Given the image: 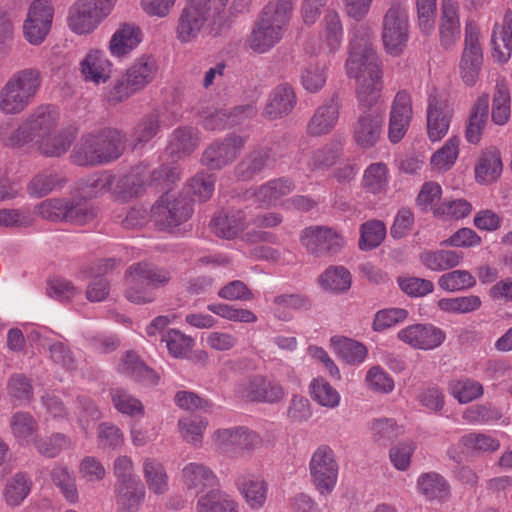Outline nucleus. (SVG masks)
Segmentation results:
<instances>
[{
    "label": "nucleus",
    "instance_id": "f257e3e1",
    "mask_svg": "<svg viewBox=\"0 0 512 512\" xmlns=\"http://www.w3.org/2000/svg\"><path fill=\"white\" fill-rule=\"evenodd\" d=\"M345 69L347 76L356 82L358 104L368 109L375 106L383 90V67L369 34H353Z\"/></svg>",
    "mask_w": 512,
    "mask_h": 512
},
{
    "label": "nucleus",
    "instance_id": "f03ea898",
    "mask_svg": "<svg viewBox=\"0 0 512 512\" xmlns=\"http://www.w3.org/2000/svg\"><path fill=\"white\" fill-rule=\"evenodd\" d=\"M59 119V112L54 106L40 105L17 128L9 122L1 124L0 141L10 147L35 144L39 138L54 132Z\"/></svg>",
    "mask_w": 512,
    "mask_h": 512
},
{
    "label": "nucleus",
    "instance_id": "7ed1b4c3",
    "mask_svg": "<svg viewBox=\"0 0 512 512\" xmlns=\"http://www.w3.org/2000/svg\"><path fill=\"white\" fill-rule=\"evenodd\" d=\"M125 148V139L117 130L87 134L74 147L71 160L78 166H94L118 159Z\"/></svg>",
    "mask_w": 512,
    "mask_h": 512
},
{
    "label": "nucleus",
    "instance_id": "20e7f679",
    "mask_svg": "<svg viewBox=\"0 0 512 512\" xmlns=\"http://www.w3.org/2000/svg\"><path fill=\"white\" fill-rule=\"evenodd\" d=\"M228 0H191L183 9L178 32H216L232 28L231 20L225 15Z\"/></svg>",
    "mask_w": 512,
    "mask_h": 512
},
{
    "label": "nucleus",
    "instance_id": "39448f33",
    "mask_svg": "<svg viewBox=\"0 0 512 512\" xmlns=\"http://www.w3.org/2000/svg\"><path fill=\"white\" fill-rule=\"evenodd\" d=\"M168 270L148 262L130 265L125 272V298L134 304H147L155 300L154 290L170 281Z\"/></svg>",
    "mask_w": 512,
    "mask_h": 512
},
{
    "label": "nucleus",
    "instance_id": "423d86ee",
    "mask_svg": "<svg viewBox=\"0 0 512 512\" xmlns=\"http://www.w3.org/2000/svg\"><path fill=\"white\" fill-rule=\"evenodd\" d=\"M159 65L152 55L136 58L126 69L125 74L105 93L110 105H116L142 91L158 76Z\"/></svg>",
    "mask_w": 512,
    "mask_h": 512
},
{
    "label": "nucleus",
    "instance_id": "0eeeda50",
    "mask_svg": "<svg viewBox=\"0 0 512 512\" xmlns=\"http://www.w3.org/2000/svg\"><path fill=\"white\" fill-rule=\"evenodd\" d=\"M41 82V73L36 68L14 73L0 90V111L6 115L23 112L32 103Z\"/></svg>",
    "mask_w": 512,
    "mask_h": 512
},
{
    "label": "nucleus",
    "instance_id": "6e6552de",
    "mask_svg": "<svg viewBox=\"0 0 512 512\" xmlns=\"http://www.w3.org/2000/svg\"><path fill=\"white\" fill-rule=\"evenodd\" d=\"M118 0H76L68 8L66 24L72 32H93L112 13Z\"/></svg>",
    "mask_w": 512,
    "mask_h": 512
},
{
    "label": "nucleus",
    "instance_id": "1a4fd4ad",
    "mask_svg": "<svg viewBox=\"0 0 512 512\" xmlns=\"http://www.w3.org/2000/svg\"><path fill=\"white\" fill-rule=\"evenodd\" d=\"M216 450L227 455L252 453L262 445L260 434L246 426L221 428L212 434Z\"/></svg>",
    "mask_w": 512,
    "mask_h": 512
},
{
    "label": "nucleus",
    "instance_id": "9d476101",
    "mask_svg": "<svg viewBox=\"0 0 512 512\" xmlns=\"http://www.w3.org/2000/svg\"><path fill=\"white\" fill-rule=\"evenodd\" d=\"M235 394L251 402L277 404L286 397V390L279 381L255 374L237 383Z\"/></svg>",
    "mask_w": 512,
    "mask_h": 512
},
{
    "label": "nucleus",
    "instance_id": "9b49d317",
    "mask_svg": "<svg viewBox=\"0 0 512 512\" xmlns=\"http://www.w3.org/2000/svg\"><path fill=\"white\" fill-rule=\"evenodd\" d=\"M192 203L186 196L166 192L151 208V217L159 227L171 230L192 215Z\"/></svg>",
    "mask_w": 512,
    "mask_h": 512
},
{
    "label": "nucleus",
    "instance_id": "f8f14e48",
    "mask_svg": "<svg viewBox=\"0 0 512 512\" xmlns=\"http://www.w3.org/2000/svg\"><path fill=\"white\" fill-rule=\"evenodd\" d=\"M338 464L332 448L320 445L312 453L309 472L313 484L321 494H329L335 488L338 479Z\"/></svg>",
    "mask_w": 512,
    "mask_h": 512
},
{
    "label": "nucleus",
    "instance_id": "ddd939ff",
    "mask_svg": "<svg viewBox=\"0 0 512 512\" xmlns=\"http://www.w3.org/2000/svg\"><path fill=\"white\" fill-rule=\"evenodd\" d=\"M300 241L310 254L317 257L335 255L344 245L343 237L326 226L305 228L301 232Z\"/></svg>",
    "mask_w": 512,
    "mask_h": 512
},
{
    "label": "nucleus",
    "instance_id": "4468645a",
    "mask_svg": "<svg viewBox=\"0 0 512 512\" xmlns=\"http://www.w3.org/2000/svg\"><path fill=\"white\" fill-rule=\"evenodd\" d=\"M397 338L413 349L428 351L441 346L446 333L433 324L417 323L400 329Z\"/></svg>",
    "mask_w": 512,
    "mask_h": 512
},
{
    "label": "nucleus",
    "instance_id": "2eb2a0df",
    "mask_svg": "<svg viewBox=\"0 0 512 512\" xmlns=\"http://www.w3.org/2000/svg\"><path fill=\"white\" fill-rule=\"evenodd\" d=\"M245 139L238 135H228L210 144L202 155V163L209 169L219 170L231 164L240 154Z\"/></svg>",
    "mask_w": 512,
    "mask_h": 512
},
{
    "label": "nucleus",
    "instance_id": "dca6fc26",
    "mask_svg": "<svg viewBox=\"0 0 512 512\" xmlns=\"http://www.w3.org/2000/svg\"><path fill=\"white\" fill-rule=\"evenodd\" d=\"M256 114V108L252 104L236 106L233 108H215L204 112L201 124L209 131H220L240 124L247 118Z\"/></svg>",
    "mask_w": 512,
    "mask_h": 512
},
{
    "label": "nucleus",
    "instance_id": "f3484780",
    "mask_svg": "<svg viewBox=\"0 0 512 512\" xmlns=\"http://www.w3.org/2000/svg\"><path fill=\"white\" fill-rule=\"evenodd\" d=\"M483 65V53L478 34H466L465 47L459 62V72L463 83L474 86L478 79Z\"/></svg>",
    "mask_w": 512,
    "mask_h": 512
},
{
    "label": "nucleus",
    "instance_id": "a211bd4d",
    "mask_svg": "<svg viewBox=\"0 0 512 512\" xmlns=\"http://www.w3.org/2000/svg\"><path fill=\"white\" fill-rule=\"evenodd\" d=\"M295 189L294 182L288 177H279L265 182L249 191L254 201L264 208L285 205L283 199Z\"/></svg>",
    "mask_w": 512,
    "mask_h": 512
},
{
    "label": "nucleus",
    "instance_id": "6ab92c4d",
    "mask_svg": "<svg viewBox=\"0 0 512 512\" xmlns=\"http://www.w3.org/2000/svg\"><path fill=\"white\" fill-rule=\"evenodd\" d=\"M382 129V115L375 111H365L352 126L353 140L363 149L372 148L381 138Z\"/></svg>",
    "mask_w": 512,
    "mask_h": 512
},
{
    "label": "nucleus",
    "instance_id": "aec40b11",
    "mask_svg": "<svg viewBox=\"0 0 512 512\" xmlns=\"http://www.w3.org/2000/svg\"><path fill=\"white\" fill-rule=\"evenodd\" d=\"M112 63L102 50H90L79 62V72L84 82L100 85L112 74Z\"/></svg>",
    "mask_w": 512,
    "mask_h": 512
},
{
    "label": "nucleus",
    "instance_id": "412c9836",
    "mask_svg": "<svg viewBox=\"0 0 512 512\" xmlns=\"http://www.w3.org/2000/svg\"><path fill=\"white\" fill-rule=\"evenodd\" d=\"M293 7L290 2L277 0L268 3L256 21V32H277L287 28Z\"/></svg>",
    "mask_w": 512,
    "mask_h": 512
},
{
    "label": "nucleus",
    "instance_id": "4be33fe9",
    "mask_svg": "<svg viewBox=\"0 0 512 512\" xmlns=\"http://www.w3.org/2000/svg\"><path fill=\"white\" fill-rule=\"evenodd\" d=\"M296 105V95L288 84L276 86L269 94L263 110L268 120L281 119L292 112Z\"/></svg>",
    "mask_w": 512,
    "mask_h": 512
},
{
    "label": "nucleus",
    "instance_id": "5701e85b",
    "mask_svg": "<svg viewBox=\"0 0 512 512\" xmlns=\"http://www.w3.org/2000/svg\"><path fill=\"white\" fill-rule=\"evenodd\" d=\"M451 112L447 105L430 95L427 106V133L431 141L441 140L448 132Z\"/></svg>",
    "mask_w": 512,
    "mask_h": 512
},
{
    "label": "nucleus",
    "instance_id": "b1692460",
    "mask_svg": "<svg viewBox=\"0 0 512 512\" xmlns=\"http://www.w3.org/2000/svg\"><path fill=\"white\" fill-rule=\"evenodd\" d=\"M54 11L52 0H32L23 23L24 32H50Z\"/></svg>",
    "mask_w": 512,
    "mask_h": 512
},
{
    "label": "nucleus",
    "instance_id": "393cba45",
    "mask_svg": "<svg viewBox=\"0 0 512 512\" xmlns=\"http://www.w3.org/2000/svg\"><path fill=\"white\" fill-rule=\"evenodd\" d=\"M177 121L178 116H169L167 112L157 111L147 115L134 128L135 147L148 143L157 135L161 127L172 126Z\"/></svg>",
    "mask_w": 512,
    "mask_h": 512
},
{
    "label": "nucleus",
    "instance_id": "a878e982",
    "mask_svg": "<svg viewBox=\"0 0 512 512\" xmlns=\"http://www.w3.org/2000/svg\"><path fill=\"white\" fill-rule=\"evenodd\" d=\"M75 136V129H63L57 133L51 132L44 138H39L33 146L45 157H60L69 150Z\"/></svg>",
    "mask_w": 512,
    "mask_h": 512
},
{
    "label": "nucleus",
    "instance_id": "bb28decb",
    "mask_svg": "<svg viewBox=\"0 0 512 512\" xmlns=\"http://www.w3.org/2000/svg\"><path fill=\"white\" fill-rule=\"evenodd\" d=\"M118 371L146 386L157 385L159 381V376L132 351L125 354L118 365Z\"/></svg>",
    "mask_w": 512,
    "mask_h": 512
},
{
    "label": "nucleus",
    "instance_id": "cd10ccee",
    "mask_svg": "<svg viewBox=\"0 0 512 512\" xmlns=\"http://www.w3.org/2000/svg\"><path fill=\"white\" fill-rule=\"evenodd\" d=\"M195 512H239L237 501L220 489H211L198 496Z\"/></svg>",
    "mask_w": 512,
    "mask_h": 512
},
{
    "label": "nucleus",
    "instance_id": "c85d7f7f",
    "mask_svg": "<svg viewBox=\"0 0 512 512\" xmlns=\"http://www.w3.org/2000/svg\"><path fill=\"white\" fill-rule=\"evenodd\" d=\"M274 158L271 150L260 149L247 155L236 167V175L243 181L252 180L266 168L273 165Z\"/></svg>",
    "mask_w": 512,
    "mask_h": 512
},
{
    "label": "nucleus",
    "instance_id": "c756f323",
    "mask_svg": "<svg viewBox=\"0 0 512 512\" xmlns=\"http://www.w3.org/2000/svg\"><path fill=\"white\" fill-rule=\"evenodd\" d=\"M339 117V106L334 100L318 107L307 124V133L321 136L329 133L336 125Z\"/></svg>",
    "mask_w": 512,
    "mask_h": 512
},
{
    "label": "nucleus",
    "instance_id": "7c9ffc66",
    "mask_svg": "<svg viewBox=\"0 0 512 512\" xmlns=\"http://www.w3.org/2000/svg\"><path fill=\"white\" fill-rule=\"evenodd\" d=\"M418 491L428 501L444 502L450 496V485L446 479L436 473L421 474L417 479Z\"/></svg>",
    "mask_w": 512,
    "mask_h": 512
},
{
    "label": "nucleus",
    "instance_id": "2f4dec72",
    "mask_svg": "<svg viewBox=\"0 0 512 512\" xmlns=\"http://www.w3.org/2000/svg\"><path fill=\"white\" fill-rule=\"evenodd\" d=\"M183 483L187 489L204 490L217 485L215 473L202 463L191 462L182 469Z\"/></svg>",
    "mask_w": 512,
    "mask_h": 512
},
{
    "label": "nucleus",
    "instance_id": "473e14b6",
    "mask_svg": "<svg viewBox=\"0 0 512 512\" xmlns=\"http://www.w3.org/2000/svg\"><path fill=\"white\" fill-rule=\"evenodd\" d=\"M489 96L483 94L475 102L466 127L465 136L469 143L477 144L488 120Z\"/></svg>",
    "mask_w": 512,
    "mask_h": 512
},
{
    "label": "nucleus",
    "instance_id": "72a5a7b5",
    "mask_svg": "<svg viewBox=\"0 0 512 512\" xmlns=\"http://www.w3.org/2000/svg\"><path fill=\"white\" fill-rule=\"evenodd\" d=\"M118 510L122 512H138L144 502L146 491L140 481L124 485H115Z\"/></svg>",
    "mask_w": 512,
    "mask_h": 512
},
{
    "label": "nucleus",
    "instance_id": "f704fd0d",
    "mask_svg": "<svg viewBox=\"0 0 512 512\" xmlns=\"http://www.w3.org/2000/svg\"><path fill=\"white\" fill-rule=\"evenodd\" d=\"M419 259L427 269L441 272L458 266L463 259V253L445 249L428 250L422 252Z\"/></svg>",
    "mask_w": 512,
    "mask_h": 512
},
{
    "label": "nucleus",
    "instance_id": "c9c22d12",
    "mask_svg": "<svg viewBox=\"0 0 512 512\" xmlns=\"http://www.w3.org/2000/svg\"><path fill=\"white\" fill-rule=\"evenodd\" d=\"M237 485L251 509L263 507L268 493V484L264 479L259 476L241 477Z\"/></svg>",
    "mask_w": 512,
    "mask_h": 512
},
{
    "label": "nucleus",
    "instance_id": "e433bc0d",
    "mask_svg": "<svg viewBox=\"0 0 512 512\" xmlns=\"http://www.w3.org/2000/svg\"><path fill=\"white\" fill-rule=\"evenodd\" d=\"M31 489V478L26 473L18 472L5 483L2 493L4 501L10 507H17L28 497Z\"/></svg>",
    "mask_w": 512,
    "mask_h": 512
},
{
    "label": "nucleus",
    "instance_id": "4c0bfd02",
    "mask_svg": "<svg viewBox=\"0 0 512 512\" xmlns=\"http://www.w3.org/2000/svg\"><path fill=\"white\" fill-rule=\"evenodd\" d=\"M9 424L12 435L21 445H29L35 441L38 422L30 413L23 411L14 413Z\"/></svg>",
    "mask_w": 512,
    "mask_h": 512
},
{
    "label": "nucleus",
    "instance_id": "58836bf2",
    "mask_svg": "<svg viewBox=\"0 0 512 512\" xmlns=\"http://www.w3.org/2000/svg\"><path fill=\"white\" fill-rule=\"evenodd\" d=\"M50 477L52 483L59 489L68 503L76 504L79 502L76 478L67 466L55 464L50 472Z\"/></svg>",
    "mask_w": 512,
    "mask_h": 512
},
{
    "label": "nucleus",
    "instance_id": "ea45409f",
    "mask_svg": "<svg viewBox=\"0 0 512 512\" xmlns=\"http://www.w3.org/2000/svg\"><path fill=\"white\" fill-rule=\"evenodd\" d=\"M511 97L507 82L504 77L496 81L495 92L492 99V121L496 125H504L511 115Z\"/></svg>",
    "mask_w": 512,
    "mask_h": 512
},
{
    "label": "nucleus",
    "instance_id": "a19ab883",
    "mask_svg": "<svg viewBox=\"0 0 512 512\" xmlns=\"http://www.w3.org/2000/svg\"><path fill=\"white\" fill-rule=\"evenodd\" d=\"M448 391L460 404H467L480 398L484 388L480 382L472 378L461 377L449 382Z\"/></svg>",
    "mask_w": 512,
    "mask_h": 512
},
{
    "label": "nucleus",
    "instance_id": "79ce46f5",
    "mask_svg": "<svg viewBox=\"0 0 512 512\" xmlns=\"http://www.w3.org/2000/svg\"><path fill=\"white\" fill-rule=\"evenodd\" d=\"M199 144L197 129L193 127H179L171 135L169 149L171 154L179 158L191 154Z\"/></svg>",
    "mask_w": 512,
    "mask_h": 512
},
{
    "label": "nucleus",
    "instance_id": "37998d69",
    "mask_svg": "<svg viewBox=\"0 0 512 512\" xmlns=\"http://www.w3.org/2000/svg\"><path fill=\"white\" fill-rule=\"evenodd\" d=\"M143 476L149 490L157 495L168 490V476L163 464L155 458L143 461Z\"/></svg>",
    "mask_w": 512,
    "mask_h": 512
},
{
    "label": "nucleus",
    "instance_id": "c03bdc74",
    "mask_svg": "<svg viewBox=\"0 0 512 512\" xmlns=\"http://www.w3.org/2000/svg\"><path fill=\"white\" fill-rule=\"evenodd\" d=\"M309 305V300L300 294H281L272 299L271 310L279 320L289 321L293 311L306 309Z\"/></svg>",
    "mask_w": 512,
    "mask_h": 512
},
{
    "label": "nucleus",
    "instance_id": "a18cd8bd",
    "mask_svg": "<svg viewBox=\"0 0 512 512\" xmlns=\"http://www.w3.org/2000/svg\"><path fill=\"white\" fill-rule=\"evenodd\" d=\"M319 283L325 290L342 293L350 289L352 277L344 266H330L319 277Z\"/></svg>",
    "mask_w": 512,
    "mask_h": 512
},
{
    "label": "nucleus",
    "instance_id": "49530a36",
    "mask_svg": "<svg viewBox=\"0 0 512 512\" xmlns=\"http://www.w3.org/2000/svg\"><path fill=\"white\" fill-rule=\"evenodd\" d=\"M502 162L498 152L483 153L475 168V177L479 183H491L501 174Z\"/></svg>",
    "mask_w": 512,
    "mask_h": 512
},
{
    "label": "nucleus",
    "instance_id": "de8ad7c7",
    "mask_svg": "<svg viewBox=\"0 0 512 512\" xmlns=\"http://www.w3.org/2000/svg\"><path fill=\"white\" fill-rule=\"evenodd\" d=\"M331 343L337 354L349 364H360L367 357V348L350 338L332 337Z\"/></svg>",
    "mask_w": 512,
    "mask_h": 512
},
{
    "label": "nucleus",
    "instance_id": "09e8293b",
    "mask_svg": "<svg viewBox=\"0 0 512 512\" xmlns=\"http://www.w3.org/2000/svg\"><path fill=\"white\" fill-rule=\"evenodd\" d=\"M66 222L85 225L97 215L96 208L83 197L67 199Z\"/></svg>",
    "mask_w": 512,
    "mask_h": 512
},
{
    "label": "nucleus",
    "instance_id": "8fccbe9b",
    "mask_svg": "<svg viewBox=\"0 0 512 512\" xmlns=\"http://www.w3.org/2000/svg\"><path fill=\"white\" fill-rule=\"evenodd\" d=\"M309 388L312 399L319 405L329 409H334L339 406L341 401L339 392L325 379H313Z\"/></svg>",
    "mask_w": 512,
    "mask_h": 512
},
{
    "label": "nucleus",
    "instance_id": "3c124183",
    "mask_svg": "<svg viewBox=\"0 0 512 512\" xmlns=\"http://www.w3.org/2000/svg\"><path fill=\"white\" fill-rule=\"evenodd\" d=\"M386 236V227L379 220H370L360 227L359 248L369 251L378 247Z\"/></svg>",
    "mask_w": 512,
    "mask_h": 512
},
{
    "label": "nucleus",
    "instance_id": "603ef678",
    "mask_svg": "<svg viewBox=\"0 0 512 512\" xmlns=\"http://www.w3.org/2000/svg\"><path fill=\"white\" fill-rule=\"evenodd\" d=\"M372 437L380 445H387L390 441L403 433L402 426L392 418H378L369 425Z\"/></svg>",
    "mask_w": 512,
    "mask_h": 512
},
{
    "label": "nucleus",
    "instance_id": "864d4df0",
    "mask_svg": "<svg viewBox=\"0 0 512 512\" xmlns=\"http://www.w3.org/2000/svg\"><path fill=\"white\" fill-rule=\"evenodd\" d=\"M208 425V421L200 416L191 415L183 417L178 421V427L182 438L195 446L202 443L203 433Z\"/></svg>",
    "mask_w": 512,
    "mask_h": 512
},
{
    "label": "nucleus",
    "instance_id": "5fc2aeb1",
    "mask_svg": "<svg viewBox=\"0 0 512 512\" xmlns=\"http://www.w3.org/2000/svg\"><path fill=\"white\" fill-rule=\"evenodd\" d=\"M341 151V143L333 141L315 150L310 155L307 165L311 171L325 170L335 164Z\"/></svg>",
    "mask_w": 512,
    "mask_h": 512
},
{
    "label": "nucleus",
    "instance_id": "6e6d98bb",
    "mask_svg": "<svg viewBox=\"0 0 512 512\" xmlns=\"http://www.w3.org/2000/svg\"><path fill=\"white\" fill-rule=\"evenodd\" d=\"M460 140L456 136L450 137L446 143L431 157V165L435 170L447 171L457 160Z\"/></svg>",
    "mask_w": 512,
    "mask_h": 512
},
{
    "label": "nucleus",
    "instance_id": "4d7b16f0",
    "mask_svg": "<svg viewBox=\"0 0 512 512\" xmlns=\"http://www.w3.org/2000/svg\"><path fill=\"white\" fill-rule=\"evenodd\" d=\"M482 302L476 295L460 296L455 298H443L437 303L441 311L455 314H465L480 308Z\"/></svg>",
    "mask_w": 512,
    "mask_h": 512
},
{
    "label": "nucleus",
    "instance_id": "13d9d810",
    "mask_svg": "<svg viewBox=\"0 0 512 512\" xmlns=\"http://www.w3.org/2000/svg\"><path fill=\"white\" fill-rule=\"evenodd\" d=\"M364 382L369 390L379 394H389L395 387L393 378L380 365L368 369Z\"/></svg>",
    "mask_w": 512,
    "mask_h": 512
},
{
    "label": "nucleus",
    "instance_id": "bf43d9fd",
    "mask_svg": "<svg viewBox=\"0 0 512 512\" xmlns=\"http://www.w3.org/2000/svg\"><path fill=\"white\" fill-rule=\"evenodd\" d=\"M114 180V175L103 172L82 180L78 189L85 196L98 197L111 190Z\"/></svg>",
    "mask_w": 512,
    "mask_h": 512
},
{
    "label": "nucleus",
    "instance_id": "052dcab7",
    "mask_svg": "<svg viewBox=\"0 0 512 512\" xmlns=\"http://www.w3.org/2000/svg\"><path fill=\"white\" fill-rule=\"evenodd\" d=\"M327 68L323 63H309L301 72V83L305 90L311 93L318 92L326 83Z\"/></svg>",
    "mask_w": 512,
    "mask_h": 512
},
{
    "label": "nucleus",
    "instance_id": "680f3d73",
    "mask_svg": "<svg viewBox=\"0 0 512 512\" xmlns=\"http://www.w3.org/2000/svg\"><path fill=\"white\" fill-rule=\"evenodd\" d=\"M475 284V278L467 270H454L443 274L438 279L439 287L449 292L469 289Z\"/></svg>",
    "mask_w": 512,
    "mask_h": 512
},
{
    "label": "nucleus",
    "instance_id": "e2e57ef3",
    "mask_svg": "<svg viewBox=\"0 0 512 512\" xmlns=\"http://www.w3.org/2000/svg\"><path fill=\"white\" fill-rule=\"evenodd\" d=\"M208 310L228 321L240 323H255L257 316L254 312L244 308H237L223 303H213L208 305Z\"/></svg>",
    "mask_w": 512,
    "mask_h": 512
},
{
    "label": "nucleus",
    "instance_id": "0e129e2a",
    "mask_svg": "<svg viewBox=\"0 0 512 512\" xmlns=\"http://www.w3.org/2000/svg\"><path fill=\"white\" fill-rule=\"evenodd\" d=\"M363 184L371 193H380L388 184V168L384 163H373L364 172Z\"/></svg>",
    "mask_w": 512,
    "mask_h": 512
},
{
    "label": "nucleus",
    "instance_id": "69168bd1",
    "mask_svg": "<svg viewBox=\"0 0 512 512\" xmlns=\"http://www.w3.org/2000/svg\"><path fill=\"white\" fill-rule=\"evenodd\" d=\"M460 444L467 452H493L500 443L494 437L484 433H469L461 437Z\"/></svg>",
    "mask_w": 512,
    "mask_h": 512
},
{
    "label": "nucleus",
    "instance_id": "338daca9",
    "mask_svg": "<svg viewBox=\"0 0 512 512\" xmlns=\"http://www.w3.org/2000/svg\"><path fill=\"white\" fill-rule=\"evenodd\" d=\"M64 180L57 174L43 173L35 176L28 185V192L32 197L41 198L58 187H62Z\"/></svg>",
    "mask_w": 512,
    "mask_h": 512
},
{
    "label": "nucleus",
    "instance_id": "774afa93",
    "mask_svg": "<svg viewBox=\"0 0 512 512\" xmlns=\"http://www.w3.org/2000/svg\"><path fill=\"white\" fill-rule=\"evenodd\" d=\"M384 32H408L409 17L406 7L392 4L383 19Z\"/></svg>",
    "mask_w": 512,
    "mask_h": 512
}]
</instances>
